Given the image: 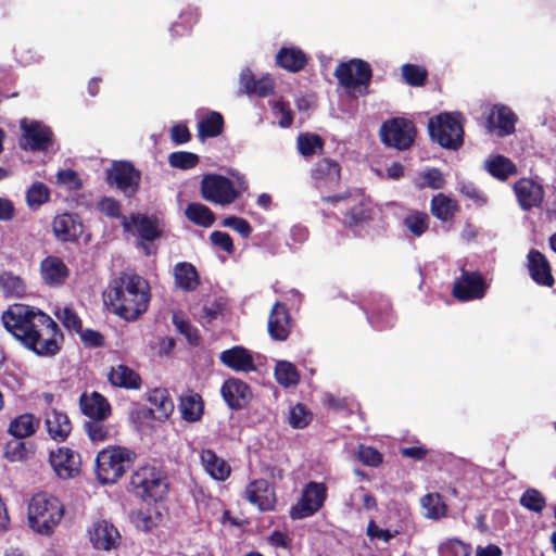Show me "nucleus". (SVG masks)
Instances as JSON below:
<instances>
[{
    "label": "nucleus",
    "mask_w": 556,
    "mask_h": 556,
    "mask_svg": "<svg viewBox=\"0 0 556 556\" xmlns=\"http://www.w3.org/2000/svg\"><path fill=\"white\" fill-rule=\"evenodd\" d=\"M2 321L24 348H37L40 342L41 348H59L63 342L59 325L35 306L15 303L2 314Z\"/></svg>",
    "instance_id": "obj_1"
},
{
    "label": "nucleus",
    "mask_w": 556,
    "mask_h": 556,
    "mask_svg": "<svg viewBox=\"0 0 556 556\" xmlns=\"http://www.w3.org/2000/svg\"><path fill=\"white\" fill-rule=\"evenodd\" d=\"M104 298L121 318L136 320L149 307L150 286L138 274L123 271L110 281Z\"/></svg>",
    "instance_id": "obj_2"
},
{
    "label": "nucleus",
    "mask_w": 556,
    "mask_h": 556,
    "mask_svg": "<svg viewBox=\"0 0 556 556\" xmlns=\"http://www.w3.org/2000/svg\"><path fill=\"white\" fill-rule=\"evenodd\" d=\"M64 516L63 504L53 495L38 493L28 505V523L33 531L50 535Z\"/></svg>",
    "instance_id": "obj_3"
},
{
    "label": "nucleus",
    "mask_w": 556,
    "mask_h": 556,
    "mask_svg": "<svg viewBox=\"0 0 556 556\" xmlns=\"http://www.w3.org/2000/svg\"><path fill=\"white\" fill-rule=\"evenodd\" d=\"M135 454L121 446H110L96 458V473L103 484L116 482L131 466Z\"/></svg>",
    "instance_id": "obj_4"
},
{
    "label": "nucleus",
    "mask_w": 556,
    "mask_h": 556,
    "mask_svg": "<svg viewBox=\"0 0 556 556\" xmlns=\"http://www.w3.org/2000/svg\"><path fill=\"white\" fill-rule=\"evenodd\" d=\"M459 113H441L428 122L430 139L444 149L456 151L464 144V128Z\"/></svg>",
    "instance_id": "obj_5"
},
{
    "label": "nucleus",
    "mask_w": 556,
    "mask_h": 556,
    "mask_svg": "<svg viewBox=\"0 0 556 556\" xmlns=\"http://www.w3.org/2000/svg\"><path fill=\"white\" fill-rule=\"evenodd\" d=\"M321 201L331 204L344 202L346 208L344 224L350 228L358 227L371 219L372 210L361 194L346 191L340 194L323 195Z\"/></svg>",
    "instance_id": "obj_6"
},
{
    "label": "nucleus",
    "mask_w": 556,
    "mask_h": 556,
    "mask_svg": "<svg viewBox=\"0 0 556 556\" xmlns=\"http://www.w3.org/2000/svg\"><path fill=\"white\" fill-rule=\"evenodd\" d=\"M200 192L203 200L219 205L231 204L239 197L233 182L220 174L204 175L200 182Z\"/></svg>",
    "instance_id": "obj_7"
},
{
    "label": "nucleus",
    "mask_w": 556,
    "mask_h": 556,
    "mask_svg": "<svg viewBox=\"0 0 556 556\" xmlns=\"http://www.w3.org/2000/svg\"><path fill=\"white\" fill-rule=\"evenodd\" d=\"M417 135L415 124L404 117H393L386 121L380 128L381 141L397 150L409 149Z\"/></svg>",
    "instance_id": "obj_8"
},
{
    "label": "nucleus",
    "mask_w": 556,
    "mask_h": 556,
    "mask_svg": "<svg viewBox=\"0 0 556 556\" xmlns=\"http://www.w3.org/2000/svg\"><path fill=\"white\" fill-rule=\"evenodd\" d=\"M131 486L144 501L156 502L167 492V484L161 472L154 467H142L138 469L130 480Z\"/></svg>",
    "instance_id": "obj_9"
},
{
    "label": "nucleus",
    "mask_w": 556,
    "mask_h": 556,
    "mask_svg": "<svg viewBox=\"0 0 556 556\" xmlns=\"http://www.w3.org/2000/svg\"><path fill=\"white\" fill-rule=\"evenodd\" d=\"M333 75L344 88L355 89L361 86L367 88L372 78V70L367 61L351 59L350 61L339 63Z\"/></svg>",
    "instance_id": "obj_10"
},
{
    "label": "nucleus",
    "mask_w": 556,
    "mask_h": 556,
    "mask_svg": "<svg viewBox=\"0 0 556 556\" xmlns=\"http://www.w3.org/2000/svg\"><path fill=\"white\" fill-rule=\"evenodd\" d=\"M140 179V172L127 161L114 162L112 167L106 170L108 184L115 186L127 197H131L138 191Z\"/></svg>",
    "instance_id": "obj_11"
},
{
    "label": "nucleus",
    "mask_w": 556,
    "mask_h": 556,
    "mask_svg": "<svg viewBox=\"0 0 556 556\" xmlns=\"http://www.w3.org/2000/svg\"><path fill=\"white\" fill-rule=\"evenodd\" d=\"M486 285L483 276L479 271H467L462 269V274L456 278L452 295L462 302L480 300L485 295Z\"/></svg>",
    "instance_id": "obj_12"
},
{
    "label": "nucleus",
    "mask_w": 556,
    "mask_h": 556,
    "mask_svg": "<svg viewBox=\"0 0 556 556\" xmlns=\"http://www.w3.org/2000/svg\"><path fill=\"white\" fill-rule=\"evenodd\" d=\"M326 486L323 483L309 482L303 490L296 505L292 506L290 516L292 519H303L318 511L326 498Z\"/></svg>",
    "instance_id": "obj_13"
},
{
    "label": "nucleus",
    "mask_w": 556,
    "mask_h": 556,
    "mask_svg": "<svg viewBox=\"0 0 556 556\" xmlns=\"http://www.w3.org/2000/svg\"><path fill=\"white\" fill-rule=\"evenodd\" d=\"M311 178L318 190H333L341 181V165L333 159L323 157L311 168Z\"/></svg>",
    "instance_id": "obj_14"
},
{
    "label": "nucleus",
    "mask_w": 556,
    "mask_h": 556,
    "mask_svg": "<svg viewBox=\"0 0 556 556\" xmlns=\"http://www.w3.org/2000/svg\"><path fill=\"white\" fill-rule=\"evenodd\" d=\"M130 224L135 226L136 232L139 237L138 247L142 248L144 254L150 256L148 242H153L163 236L162 223L155 216H148L144 214H131L129 217Z\"/></svg>",
    "instance_id": "obj_15"
},
{
    "label": "nucleus",
    "mask_w": 556,
    "mask_h": 556,
    "mask_svg": "<svg viewBox=\"0 0 556 556\" xmlns=\"http://www.w3.org/2000/svg\"><path fill=\"white\" fill-rule=\"evenodd\" d=\"M21 128L23 130V139L25 142H21V147L24 150L31 151H46L52 142L51 129L37 121L27 122L23 119L21 122Z\"/></svg>",
    "instance_id": "obj_16"
},
{
    "label": "nucleus",
    "mask_w": 556,
    "mask_h": 556,
    "mask_svg": "<svg viewBox=\"0 0 556 556\" xmlns=\"http://www.w3.org/2000/svg\"><path fill=\"white\" fill-rule=\"evenodd\" d=\"M513 189L518 204L523 211L541 206L544 200L543 186L530 178H520L514 184Z\"/></svg>",
    "instance_id": "obj_17"
},
{
    "label": "nucleus",
    "mask_w": 556,
    "mask_h": 556,
    "mask_svg": "<svg viewBox=\"0 0 556 556\" xmlns=\"http://www.w3.org/2000/svg\"><path fill=\"white\" fill-rule=\"evenodd\" d=\"M49 459L55 473L62 479L74 478L80 471L79 454L67 447H60L55 452H51Z\"/></svg>",
    "instance_id": "obj_18"
},
{
    "label": "nucleus",
    "mask_w": 556,
    "mask_h": 556,
    "mask_svg": "<svg viewBox=\"0 0 556 556\" xmlns=\"http://www.w3.org/2000/svg\"><path fill=\"white\" fill-rule=\"evenodd\" d=\"M52 232L61 242H75L83 233V223L77 215L59 214L52 220Z\"/></svg>",
    "instance_id": "obj_19"
},
{
    "label": "nucleus",
    "mask_w": 556,
    "mask_h": 556,
    "mask_svg": "<svg viewBox=\"0 0 556 556\" xmlns=\"http://www.w3.org/2000/svg\"><path fill=\"white\" fill-rule=\"evenodd\" d=\"M220 392L227 405L232 409H242L252 397L250 387L237 378L227 379Z\"/></svg>",
    "instance_id": "obj_20"
},
{
    "label": "nucleus",
    "mask_w": 556,
    "mask_h": 556,
    "mask_svg": "<svg viewBox=\"0 0 556 556\" xmlns=\"http://www.w3.org/2000/svg\"><path fill=\"white\" fill-rule=\"evenodd\" d=\"M244 496L262 511L271 510L276 503L275 492L264 479L252 481L247 486Z\"/></svg>",
    "instance_id": "obj_21"
},
{
    "label": "nucleus",
    "mask_w": 556,
    "mask_h": 556,
    "mask_svg": "<svg viewBox=\"0 0 556 556\" xmlns=\"http://www.w3.org/2000/svg\"><path fill=\"white\" fill-rule=\"evenodd\" d=\"M366 316L369 324L377 330L391 329L396 321V315L386 299H379L371 303L366 309Z\"/></svg>",
    "instance_id": "obj_22"
},
{
    "label": "nucleus",
    "mask_w": 556,
    "mask_h": 556,
    "mask_svg": "<svg viewBox=\"0 0 556 556\" xmlns=\"http://www.w3.org/2000/svg\"><path fill=\"white\" fill-rule=\"evenodd\" d=\"M89 535L92 545L97 549L103 551L115 548L121 540L117 529L105 520L94 522L89 531Z\"/></svg>",
    "instance_id": "obj_23"
},
{
    "label": "nucleus",
    "mask_w": 556,
    "mask_h": 556,
    "mask_svg": "<svg viewBox=\"0 0 556 556\" xmlns=\"http://www.w3.org/2000/svg\"><path fill=\"white\" fill-rule=\"evenodd\" d=\"M528 269L532 280L544 287H552L555 282L549 262L539 250H530L528 254Z\"/></svg>",
    "instance_id": "obj_24"
},
{
    "label": "nucleus",
    "mask_w": 556,
    "mask_h": 556,
    "mask_svg": "<svg viewBox=\"0 0 556 556\" xmlns=\"http://www.w3.org/2000/svg\"><path fill=\"white\" fill-rule=\"evenodd\" d=\"M148 401L152 407L141 410L146 418L153 416L155 419L162 421L167 419L174 412V402L169 397L166 389L152 390L149 393Z\"/></svg>",
    "instance_id": "obj_25"
},
{
    "label": "nucleus",
    "mask_w": 556,
    "mask_h": 556,
    "mask_svg": "<svg viewBox=\"0 0 556 556\" xmlns=\"http://www.w3.org/2000/svg\"><path fill=\"white\" fill-rule=\"evenodd\" d=\"M291 318L287 306L277 302L268 317V333L274 340L283 341L290 333Z\"/></svg>",
    "instance_id": "obj_26"
},
{
    "label": "nucleus",
    "mask_w": 556,
    "mask_h": 556,
    "mask_svg": "<svg viewBox=\"0 0 556 556\" xmlns=\"http://www.w3.org/2000/svg\"><path fill=\"white\" fill-rule=\"evenodd\" d=\"M40 274L46 285L58 287L65 282L70 270L60 257L49 255L40 263Z\"/></svg>",
    "instance_id": "obj_27"
},
{
    "label": "nucleus",
    "mask_w": 556,
    "mask_h": 556,
    "mask_svg": "<svg viewBox=\"0 0 556 556\" xmlns=\"http://www.w3.org/2000/svg\"><path fill=\"white\" fill-rule=\"evenodd\" d=\"M240 85L244 93L261 98L273 94L275 90V83L268 75L256 78L250 68L241 72Z\"/></svg>",
    "instance_id": "obj_28"
},
{
    "label": "nucleus",
    "mask_w": 556,
    "mask_h": 556,
    "mask_svg": "<svg viewBox=\"0 0 556 556\" xmlns=\"http://www.w3.org/2000/svg\"><path fill=\"white\" fill-rule=\"evenodd\" d=\"M83 414L92 419H108L111 415V405L108 400L98 392L83 393L79 399Z\"/></svg>",
    "instance_id": "obj_29"
},
{
    "label": "nucleus",
    "mask_w": 556,
    "mask_h": 556,
    "mask_svg": "<svg viewBox=\"0 0 556 556\" xmlns=\"http://www.w3.org/2000/svg\"><path fill=\"white\" fill-rule=\"evenodd\" d=\"M516 114L505 105H495L486 118L490 129L496 128L500 137L515 132Z\"/></svg>",
    "instance_id": "obj_30"
},
{
    "label": "nucleus",
    "mask_w": 556,
    "mask_h": 556,
    "mask_svg": "<svg viewBox=\"0 0 556 556\" xmlns=\"http://www.w3.org/2000/svg\"><path fill=\"white\" fill-rule=\"evenodd\" d=\"M276 64L290 73H298L306 66L307 56L299 48L282 47L276 54Z\"/></svg>",
    "instance_id": "obj_31"
},
{
    "label": "nucleus",
    "mask_w": 556,
    "mask_h": 556,
    "mask_svg": "<svg viewBox=\"0 0 556 556\" xmlns=\"http://www.w3.org/2000/svg\"><path fill=\"white\" fill-rule=\"evenodd\" d=\"M459 211L457 201L444 193H438L430 201V212L439 220L451 223Z\"/></svg>",
    "instance_id": "obj_32"
},
{
    "label": "nucleus",
    "mask_w": 556,
    "mask_h": 556,
    "mask_svg": "<svg viewBox=\"0 0 556 556\" xmlns=\"http://www.w3.org/2000/svg\"><path fill=\"white\" fill-rule=\"evenodd\" d=\"M220 362L235 371L249 372L256 369L253 356L248 353V350H224Z\"/></svg>",
    "instance_id": "obj_33"
},
{
    "label": "nucleus",
    "mask_w": 556,
    "mask_h": 556,
    "mask_svg": "<svg viewBox=\"0 0 556 556\" xmlns=\"http://www.w3.org/2000/svg\"><path fill=\"white\" fill-rule=\"evenodd\" d=\"M46 427L49 435L55 441H64L72 430L67 415L56 409L46 414Z\"/></svg>",
    "instance_id": "obj_34"
},
{
    "label": "nucleus",
    "mask_w": 556,
    "mask_h": 556,
    "mask_svg": "<svg viewBox=\"0 0 556 556\" xmlns=\"http://www.w3.org/2000/svg\"><path fill=\"white\" fill-rule=\"evenodd\" d=\"M174 279L176 287L187 292L194 291L200 285L197 268L188 262H180L174 266Z\"/></svg>",
    "instance_id": "obj_35"
},
{
    "label": "nucleus",
    "mask_w": 556,
    "mask_h": 556,
    "mask_svg": "<svg viewBox=\"0 0 556 556\" xmlns=\"http://www.w3.org/2000/svg\"><path fill=\"white\" fill-rule=\"evenodd\" d=\"M202 466L215 480L224 481L230 475L229 465L218 457L212 450H203L200 454Z\"/></svg>",
    "instance_id": "obj_36"
},
{
    "label": "nucleus",
    "mask_w": 556,
    "mask_h": 556,
    "mask_svg": "<svg viewBox=\"0 0 556 556\" xmlns=\"http://www.w3.org/2000/svg\"><path fill=\"white\" fill-rule=\"evenodd\" d=\"M224 116L216 111L208 112L198 123V137L201 140L216 138L224 131Z\"/></svg>",
    "instance_id": "obj_37"
},
{
    "label": "nucleus",
    "mask_w": 556,
    "mask_h": 556,
    "mask_svg": "<svg viewBox=\"0 0 556 556\" xmlns=\"http://www.w3.org/2000/svg\"><path fill=\"white\" fill-rule=\"evenodd\" d=\"M485 168L492 177L501 181H505L508 177L518 173L516 164L510 159L502 154H497L486 161Z\"/></svg>",
    "instance_id": "obj_38"
},
{
    "label": "nucleus",
    "mask_w": 556,
    "mask_h": 556,
    "mask_svg": "<svg viewBox=\"0 0 556 556\" xmlns=\"http://www.w3.org/2000/svg\"><path fill=\"white\" fill-rule=\"evenodd\" d=\"M185 215L188 220L204 228L211 227L216 219L214 212L202 203H189Z\"/></svg>",
    "instance_id": "obj_39"
},
{
    "label": "nucleus",
    "mask_w": 556,
    "mask_h": 556,
    "mask_svg": "<svg viewBox=\"0 0 556 556\" xmlns=\"http://www.w3.org/2000/svg\"><path fill=\"white\" fill-rule=\"evenodd\" d=\"M109 380L115 387L127 389H138L141 381L140 377L132 369L124 365L112 368L109 374Z\"/></svg>",
    "instance_id": "obj_40"
},
{
    "label": "nucleus",
    "mask_w": 556,
    "mask_h": 556,
    "mask_svg": "<svg viewBox=\"0 0 556 556\" xmlns=\"http://www.w3.org/2000/svg\"><path fill=\"white\" fill-rule=\"evenodd\" d=\"M182 418L188 422H195L203 415V402L199 394L192 393L181 397L179 405Z\"/></svg>",
    "instance_id": "obj_41"
},
{
    "label": "nucleus",
    "mask_w": 556,
    "mask_h": 556,
    "mask_svg": "<svg viewBox=\"0 0 556 556\" xmlns=\"http://www.w3.org/2000/svg\"><path fill=\"white\" fill-rule=\"evenodd\" d=\"M39 426V419L31 414H23L13 419L9 426V432L17 439L31 435Z\"/></svg>",
    "instance_id": "obj_42"
},
{
    "label": "nucleus",
    "mask_w": 556,
    "mask_h": 556,
    "mask_svg": "<svg viewBox=\"0 0 556 556\" xmlns=\"http://www.w3.org/2000/svg\"><path fill=\"white\" fill-rule=\"evenodd\" d=\"M105 420L99 418L85 421L84 429L92 442H104L112 437L113 428Z\"/></svg>",
    "instance_id": "obj_43"
},
{
    "label": "nucleus",
    "mask_w": 556,
    "mask_h": 556,
    "mask_svg": "<svg viewBox=\"0 0 556 556\" xmlns=\"http://www.w3.org/2000/svg\"><path fill=\"white\" fill-rule=\"evenodd\" d=\"M324 146V140L319 135L303 134L298 137V149L304 157L321 153Z\"/></svg>",
    "instance_id": "obj_44"
},
{
    "label": "nucleus",
    "mask_w": 556,
    "mask_h": 556,
    "mask_svg": "<svg viewBox=\"0 0 556 556\" xmlns=\"http://www.w3.org/2000/svg\"><path fill=\"white\" fill-rule=\"evenodd\" d=\"M403 224L415 237H420L429 228V216L422 211H412L405 216Z\"/></svg>",
    "instance_id": "obj_45"
},
{
    "label": "nucleus",
    "mask_w": 556,
    "mask_h": 556,
    "mask_svg": "<svg viewBox=\"0 0 556 556\" xmlns=\"http://www.w3.org/2000/svg\"><path fill=\"white\" fill-rule=\"evenodd\" d=\"M402 76L412 87H422L428 80V72L424 66L406 63L402 66Z\"/></svg>",
    "instance_id": "obj_46"
},
{
    "label": "nucleus",
    "mask_w": 556,
    "mask_h": 556,
    "mask_svg": "<svg viewBox=\"0 0 556 556\" xmlns=\"http://www.w3.org/2000/svg\"><path fill=\"white\" fill-rule=\"evenodd\" d=\"M424 515L427 518L439 519L446 513V506L439 494H427L421 498Z\"/></svg>",
    "instance_id": "obj_47"
},
{
    "label": "nucleus",
    "mask_w": 556,
    "mask_h": 556,
    "mask_svg": "<svg viewBox=\"0 0 556 556\" xmlns=\"http://www.w3.org/2000/svg\"><path fill=\"white\" fill-rule=\"evenodd\" d=\"M275 376L277 381L283 387L295 386L299 382L298 371L289 362H278L275 368Z\"/></svg>",
    "instance_id": "obj_48"
},
{
    "label": "nucleus",
    "mask_w": 556,
    "mask_h": 556,
    "mask_svg": "<svg viewBox=\"0 0 556 556\" xmlns=\"http://www.w3.org/2000/svg\"><path fill=\"white\" fill-rule=\"evenodd\" d=\"M199 156L188 151L172 152L168 156V163L172 167L179 169H191L199 164Z\"/></svg>",
    "instance_id": "obj_49"
},
{
    "label": "nucleus",
    "mask_w": 556,
    "mask_h": 556,
    "mask_svg": "<svg viewBox=\"0 0 556 556\" xmlns=\"http://www.w3.org/2000/svg\"><path fill=\"white\" fill-rule=\"evenodd\" d=\"M50 199V191L42 182H35L26 193V200L30 207H38Z\"/></svg>",
    "instance_id": "obj_50"
},
{
    "label": "nucleus",
    "mask_w": 556,
    "mask_h": 556,
    "mask_svg": "<svg viewBox=\"0 0 556 556\" xmlns=\"http://www.w3.org/2000/svg\"><path fill=\"white\" fill-rule=\"evenodd\" d=\"M54 315L67 330L75 331L76 333L81 330V319L71 307L58 308Z\"/></svg>",
    "instance_id": "obj_51"
},
{
    "label": "nucleus",
    "mask_w": 556,
    "mask_h": 556,
    "mask_svg": "<svg viewBox=\"0 0 556 556\" xmlns=\"http://www.w3.org/2000/svg\"><path fill=\"white\" fill-rule=\"evenodd\" d=\"M520 504L532 511L541 513L546 505L541 492L535 489H528L520 497Z\"/></svg>",
    "instance_id": "obj_52"
},
{
    "label": "nucleus",
    "mask_w": 556,
    "mask_h": 556,
    "mask_svg": "<svg viewBox=\"0 0 556 556\" xmlns=\"http://www.w3.org/2000/svg\"><path fill=\"white\" fill-rule=\"evenodd\" d=\"M441 556H470L471 548L469 545L459 540H447L439 546Z\"/></svg>",
    "instance_id": "obj_53"
},
{
    "label": "nucleus",
    "mask_w": 556,
    "mask_h": 556,
    "mask_svg": "<svg viewBox=\"0 0 556 556\" xmlns=\"http://www.w3.org/2000/svg\"><path fill=\"white\" fill-rule=\"evenodd\" d=\"M421 179L422 182L419 185V188H430L432 190H439L442 189L446 184V180L442 172L437 167H432L422 173Z\"/></svg>",
    "instance_id": "obj_54"
},
{
    "label": "nucleus",
    "mask_w": 556,
    "mask_h": 556,
    "mask_svg": "<svg viewBox=\"0 0 556 556\" xmlns=\"http://www.w3.org/2000/svg\"><path fill=\"white\" fill-rule=\"evenodd\" d=\"M56 182L68 190L77 191L83 188V181L74 169H61L56 174Z\"/></svg>",
    "instance_id": "obj_55"
},
{
    "label": "nucleus",
    "mask_w": 556,
    "mask_h": 556,
    "mask_svg": "<svg viewBox=\"0 0 556 556\" xmlns=\"http://www.w3.org/2000/svg\"><path fill=\"white\" fill-rule=\"evenodd\" d=\"M28 453H29V451L27 448V444L17 438L8 442V444L5 446V457L10 462H17V460L25 459L27 457Z\"/></svg>",
    "instance_id": "obj_56"
},
{
    "label": "nucleus",
    "mask_w": 556,
    "mask_h": 556,
    "mask_svg": "<svg viewBox=\"0 0 556 556\" xmlns=\"http://www.w3.org/2000/svg\"><path fill=\"white\" fill-rule=\"evenodd\" d=\"M222 225L224 227L236 230L244 239L249 238L253 230L252 226L247 219L238 216L225 217L222 222Z\"/></svg>",
    "instance_id": "obj_57"
},
{
    "label": "nucleus",
    "mask_w": 556,
    "mask_h": 556,
    "mask_svg": "<svg viewBox=\"0 0 556 556\" xmlns=\"http://www.w3.org/2000/svg\"><path fill=\"white\" fill-rule=\"evenodd\" d=\"M289 419L293 428L301 429L308 425L311 417L304 405L296 404L291 408Z\"/></svg>",
    "instance_id": "obj_58"
},
{
    "label": "nucleus",
    "mask_w": 556,
    "mask_h": 556,
    "mask_svg": "<svg viewBox=\"0 0 556 556\" xmlns=\"http://www.w3.org/2000/svg\"><path fill=\"white\" fill-rule=\"evenodd\" d=\"M210 240L212 244L218 247L228 254L235 251L233 240L228 232L215 230L211 232Z\"/></svg>",
    "instance_id": "obj_59"
},
{
    "label": "nucleus",
    "mask_w": 556,
    "mask_h": 556,
    "mask_svg": "<svg viewBox=\"0 0 556 556\" xmlns=\"http://www.w3.org/2000/svg\"><path fill=\"white\" fill-rule=\"evenodd\" d=\"M358 459L366 466L376 467L382 462V455L374 447L359 445Z\"/></svg>",
    "instance_id": "obj_60"
},
{
    "label": "nucleus",
    "mask_w": 556,
    "mask_h": 556,
    "mask_svg": "<svg viewBox=\"0 0 556 556\" xmlns=\"http://www.w3.org/2000/svg\"><path fill=\"white\" fill-rule=\"evenodd\" d=\"M78 334L87 348H101L105 344L104 337L97 330L81 328Z\"/></svg>",
    "instance_id": "obj_61"
},
{
    "label": "nucleus",
    "mask_w": 556,
    "mask_h": 556,
    "mask_svg": "<svg viewBox=\"0 0 556 556\" xmlns=\"http://www.w3.org/2000/svg\"><path fill=\"white\" fill-rule=\"evenodd\" d=\"M174 324L179 331V333L184 334L189 344L195 345L198 344V330L187 320L178 319L176 316L174 317Z\"/></svg>",
    "instance_id": "obj_62"
},
{
    "label": "nucleus",
    "mask_w": 556,
    "mask_h": 556,
    "mask_svg": "<svg viewBox=\"0 0 556 556\" xmlns=\"http://www.w3.org/2000/svg\"><path fill=\"white\" fill-rule=\"evenodd\" d=\"M98 210L104 215L113 218L121 217V204L113 198L104 197L98 202Z\"/></svg>",
    "instance_id": "obj_63"
},
{
    "label": "nucleus",
    "mask_w": 556,
    "mask_h": 556,
    "mask_svg": "<svg viewBox=\"0 0 556 556\" xmlns=\"http://www.w3.org/2000/svg\"><path fill=\"white\" fill-rule=\"evenodd\" d=\"M460 193L470 199L477 205H483L486 203V198L483 192L472 182L463 184Z\"/></svg>",
    "instance_id": "obj_64"
}]
</instances>
